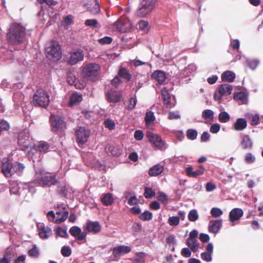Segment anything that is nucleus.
I'll list each match as a JSON object with an SVG mask.
<instances>
[{
	"instance_id": "f257e3e1",
	"label": "nucleus",
	"mask_w": 263,
	"mask_h": 263,
	"mask_svg": "<svg viewBox=\"0 0 263 263\" xmlns=\"http://www.w3.org/2000/svg\"><path fill=\"white\" fill-rule=\"evenodd\" d=\"M34 181L43 187H50L59 183L55 174L46 172L41 168L35 170Z\"/></svg>"
},
{
	"instance_id": "f03ea898",
	"label": "nucleus",
	"mask_w": 263,
	"mask_h": 263,
	"mask_svg": "<svg viewBox=\"0 0 263 263\" xmlns=\"http://www.w3.org/2000/svg\"><path fill=\"white\" fill-rule=\"evenodd\" d=\"M25 36V29L18 23L12 24L7 34L8 42L14 45L22 43Z\"/></svg>"
},
{
	"instance_id": "7ed1b4c3",
	"label": "nucleus",
	"mask_w": 263,
	"mask_h": 263,
	"mask_svg": "<svg viewBox=\"0 0 263 263\" xmlns=\"http://www.w3.org/2000/svg\"><path fill=\"white\" fill-rule=\"evenodd\" d=\"M82 75L87 81L95 82L99 80L101 72V66L96 63L84 64L82 67Z\"/></svg>"
},
{
	"instance_id": "20e7f679",
	"label": "nucleus",
	"mask_w": 263,
	"mask_h": 263,
	"mask_svg": "<svg viewBox=\"0 0 263 263\" xmlns=\"http://www.w3.org/2000/svg\"><path fill=\"white\" fill-rule=\"evenodd\" d=\"M49 102V95L43 89H37L33 95L32 103L36 106L46 108L48 106Z\"/></svg>"
},
{
	"instance_id": "39448f33",
	"label": "nucleus",
	"mask_w": 263,
	"mask_h": 263,
	"mask_svg": "<svg viewBox=\"0 0 263 263\" xmlns=\"http://www.w3.org/2000/svg\"><path fill=\"white\" fill-rule=\"evenodd\" d=\"M47 57L52 58L53 60H59L62 58V51L59 43L52 40L46 46L45 48Z\"/></svg>"
},
{
	"instance_id": "423d86ee",
	"label": "nucleus",
	"mask_w": 263,
	"mask_h": 263,
	"mask_svg": "<svg viewBox=\"0 0 263 263\" xmlns=\"http://www.w3.org/2000/svg\"><path fill=\"white\" fill-rule=\"evenodd\" d=\"M51 129L57 133H61L66 128V123L63 118L58 115H51L49 118Z\"/></svg>"
},
{
	"instance_id": "0eeeda50",
	"label": "nucleus",
	"mask_w": 263,
	"mask_h": 263,
	"mask_svg": "<svg viewBox=\"0 0 263 263\" xmlns=\"http://www.w3.org/2000/svg\"><path fill=\"white\" fill-rule=\"evenodd\" d=\"M155 4V0H141L137 15L140 17L146 16L153 10Z\"/></svg>"
},
{
	"instance_id": "6e6552de",
	"label": "nucleus",
	"mask_w": 263,
	"mask_h": 263,
	"mask_svg": "<svg viewBox=\"0 0 263 263\" xmlns=\"http://www.w3.org/2000/svg\"><path fill=\"white\" fill-rule=\"evenodd\" d=\"M81 153L82 159L87 165L94 164L99 170H104L105 168L106 165L104 163H101L98 160L96 161V158L92 153L81 151Z\"/></svg>"
},
{
	"instance_id": "1a4fd4ad",
	"label": "nucleus",
	"mask_w": 263,
	"mask_h": 263,
	"mask_svg": "<svg viewBox=\"0 0 263 263\" xmlns=\"http://www.w3.org/2000/svg\"><path fill=\"white\" fill-rule=\"evenodd\" d=\"M232 91V86L229 84L220 85L218 89L215 92L214 98L216 101H221L222 96H229Z\"/></svg>"
},
{
	"instance_id": "9d476101",
	"label": "nucleus",
	"mask_w": 263,
	"mask_h": 263,
	"mask_svg": "<svg viewBox=\"0 0 263 263\" xmlns=\"http://www.w3.org/2000/svg\"><path fill=\"white\" fill-rule=\"evenodd\" d=\"M11 159L12 158L10 156L8 158H3L2 160L1 172L7 178L12 175V169H11L12 161Z\"/></svg>"
},
{
	"instance_id": "9b49d317",
	"label": "nucleus",
	"mask_w": 263,
	"mask_h": 263,
	"mask_svg": "<svg viewBox=\"0 0 263 263\" xmlns=\"http://www.w3.org/2000/svg\"><path fill=\"white\" fill-rule=\"evenodd\" d=\"M146 137L148 140L153 143L157 148H162L165 146V143L161 137L158 135L155 134L151 132L146 133Z\"/></svg>"
},
{
	"instance_id": "f8f14e48",
	"label": "nucleus",
	"mask_w": 263,
	"mask_h": 263,
	"mask_svg": "<svg viewBox=\"0 0 263 263\" xmlns=\"http://www.w3.org/2000/svg\"><path fill=\"white\" fill-rule=\"evenodd\" d=\"M76 135L77 142L79 144H84L88 140L89 136V132L83 127H79L76 130Z\"/></svg>"
},
{
	"instance_id": "ddd939ff",
	"label": "nucleus",
	"mask_w": 263,
	"mask_h": 263,
	"mask_svg": "<svg viewBox=\"0 0 263 263\" xmlns=\"http://www.w3.org/2000/svg\"><path fill=\"white\" fill-rule=\"evenodd\" d=\"M84 52L81 50H78L70 53V57L67 60V62L71 65H74L79 61L83 60Z\"/></svg>"
},
{
	"instance_id": "4468645a",
	"label": "nucleus",
	"mask_w": 263,
	"mask_h": 263,
	"mask_svg": "<svg viewBox=\"0 0 263 263\" xmlns=\"http://www.w3.org/2000/svg\"><path fill=\"white\" fill-rule=\"evenodd\" d=\"M29 134L28 132H22L19 134L18 137V144L24 148H35L28 144Z\"/></svg>"
},
{
	"instance_id": "2eb2a0df",
	"label": "nucleus",
	"mask_w": 263,
	"mask_h": 263,
	"mask_svg": "<svg viewBox=\"0 0 263 263\" xmlns=\"http://www.w3.org/2000/svg\"><path fill=\"white\" fill-rule=\"evenodd\" d=\"M10 193L11 194L24 196L23 185L21 184L20 185L16 181H12L10 183Z\"/></svg>"
},
{
	"instance_id": "dca6fc26",
	"label": "nucleus",
	"mask_w": 263,
	"mask_h": 263,
	"mask_svg": "<svg viewBox=\"0 0 263 263\" xmlns=\"http://www.w3.org/2000/svg\"><path fill=\"white\" fill-rule=\"evenodd\" d=\"M206 251L201 253V259L206 262H210L212 260V254L213 253V245L212 242L208 243L205 247Z\"/></svg>"
},
{
	"instance_id": "f3484780",
	"label": "nucleus",
	"mask_w": 263,
	"mask_h": 263,
	"mask_svg": "<svg viewBox=\"0 0 263 263\" xmlns=\"http://www.w3.org/2000/svg\"><path fill=\"white\" fill-rule=\"evenodd\" d=\"M85 229L87 230L89 232L97 234L100 232L101 227L99 222L97 221H92L87 220L85 227Z\"/></svg>"
},
{
	"instance_id": "a211bd4d",
	"label": "nucleus",
	"mask_w": 263,
	"mask_h": 263,
	"mask_svg": "<svg viewBox=\"0 0 263 263\" xmlns=\"http://www.w3.org/2000/svg\"><path fill=\"white\" fill-rule=\"evenodd\" d=\"M69 233L76 237L77 240H83L86 237V234L82 232L81 229L78 226H73L69 229Z\"/></svg>"
},
{
	"instance_id": "6ab92c4d",
	"label": "nucleus",
	"mask_w": 263,
	"mask_h": 263,
	"mask_svg": "<svg viewBox=\"0 0 263 263\" xmlns=\"http://www.w3.org/2000/svg\"><path fill=\"white\" fill-rule=\"evenodd\" d=\"M131 248L127 246L121 245L113 249L112 254L117 258L121 255L128 253L131 251Z\"/></svg>"
},
{
	"instance_id": "aec40b11",
	"label": "nucleus",
	"mask_w": 263,
	"mask_h": 263,
	"mask_svg": "<svg viewBox=\"0 0 263 263\" xmlns=\"http://www.w3.org/2000/svg\"><path fill=\"white\" fill-rule=\"evenodd\" d=\"M205 169L203 165H200L196 171H193L191 166L186 168V174L187 176L196 178L203 174Z\"/></svg>"
},
{
	"instance_id": "412c9836",
	"label": "nucleus",
	"mask_w": 263,
	"mask_h": 263,
	"mask_svg": "<svg viewBox=\"0 0 263 263\" xmlns=\"http://www.w3.org/2000/svg\"><path fill=\"white\" fill-rule=\"evenodd\" d=\"M243 214V212L241 209L234 208L232 209L229 213V220L234 223L235 221L239 220Z\"/></svg>"
},
{
	"instance_id": "4be33fe9",
	"label": "nucleus",
	"mask_w": 263,
	"mask_h": 263,
	"mask_svg": "<svg viewBox=\"0 0 263 263\" xmlns=\"http://www.w3.org/2000/svg\"><path fill=\"white\" fill-rule=\"evenodd\" d=\"M121 98V94L115 90H110L106 93V99L109 102L118 103Z\"/></svg>"
},
{
	"instance_id": "5701e85b",
	"label": "nucleus",
	"mask_w": 263,
	"mask_h": 263,
	"mask_svg": "<svg viewBox=\"0 0 263 263\" xmlns=\"http://www.w3.org/2000/svg\"><path fill=\"white\" fill-rule=\"evenodd\" d=\"M152 78L158 82L159 85L164 84L166 79V74L161 70H156L152 74Z\"/></svg>"
},
{
	"instance_id": "b1692460",
	"label": "nucleus",
	"mask_w": 263,
	"mask_h": 263,
	"mask_svg": "<svg viewBox=\"0 0 263 263\" xmlns=\"http://www.w3.org/2000/svg\"><path fill=\"white\" fill-rule=\"evenodd\" d=\"M117 75L120 79H122L126 82L130 81L132 77L129 71L126 68L123 67H120Z\"/></svg>"
},
{
	"instance_id": "393cba45",
	"label": "nucleus",
	"mask_w": 263,
	"mask_h": 263,
	"mask_svg": "<svg viewBox=\"0 0 263 263\" xmlns=\"http://www.w3.org/2000/svg\"><path fill=\"white\" fill-rule=\"evenodd\" d=\"M222 227V220H215L213 223L209 226V231L214 234H217L219 232Z\"/></svg>"
},
{
	"instance_id": "a878e982",
	"label": "nucleus",
	"mask_w": 263,
	"mask_h": 263,
	"mask_svg": "<svg viewBox=\"0 0 263 263\" xmlns=\"http://www.w3.org/2000/svg\"><path fill=\"white\" fill-rule=\"evenodd\" d=\"M82 101V95L80 93H78L77 92H74L71 94L69 98L68 106L69 107L72 106L73 105L79 103Z\"/></svg>"
},
{
	"instance_id": "bb28decb",
	"label": "nucleus",
	"mask_w": 263,
	"mask_h": 263,
	"mask_svg": "<svg viewBox=\"0 0 263 263\" xmlns=\"http://www.w3.org/2000/svg\"><path fill=\"white\" fill-rule=\"evenodd\" d=\"M247 122L245 119L238 118L234 124V128L237 131L242 130L246 128Z\"/></svg>"
},
{
	"instance_id": "cd10ccee",
	"label": "nucleus",
	"mask_w": 263,
	"mask_h": 263,
	"mask_svg": "<svg viewBox=\"0 0 263 263\" xmlns=\"http://www.w3.org/2000/svg\"><path fill=\"white\" fill-rule=\"evenodd\" d=\"M163 166L160 164H156L151 167L148 171V174L151 176H157L161 174L163 171Z\"/></svg>"
},
{
	"instance_id": "c85d7f7f",
	"label": "nucleus",
	"mask_w": 263,
	"mask_h": 263,
	"mask_svg": "<svg viewBox=\"0 0 263 263\" xmlns=\"http://www.w3.org/2000/svg\"><path fill=\"white\" fill-rule=\"evenodd\" d=\"M25 168V165L17 161L12 162L11 169H12V174L15 173L18 175H21Z\"/></svg>"
},
{
	"instance_id": "c756f323",
	"label": "nucleus",
	"mask_w": 263,
	"mask_h": 263,
	"mask_svg": "<svg viewBox=\"0 0 263 263\" xmlns=\"http://www.w3.org/2000/svg\"><path fill=\"white\" fill-rule=\"evenodd\" d=\"M186 245L193 252H196L199 247V243L197 239L187 238L186 240Z\"/></svg>"
},
{
	"instance_id": "7c9ffc66",
	"label": "nucleus",
	"mask_w": 263,
	"mask_h": 263,
	"mask_svg": "<svg viewBox=\"0 0 263 263\" xmlns=\"http://www.w3.org/2000/svg\"><path fill=\"white\" fill-rule=\"evenodd\" d=\"M235 79V74L231 71H226L221 75V79L223 81L232 82Z\"/></svg>"
},
{
	"instance_id": "2f4dec72",
	"label": "nucleus",
	"mask_w": 263,
	"mask_h": 263,
	"mask_svg": "<svg viewBox=\"0 0 263 263\" xmlns=\"http://www.w3.org/2000/svg\"><path fill=\"white\" fill-rule=\"evenodd\" d=\"M234 99L236 101H240L241 104H247L248 103V95L243 91L235 93Z\"/></svg>"
},
{
	"instance_id": "473e14b6",
	"label": "nucleus",
	"mask_w": 263,
	"mask_h": 263,
	"mask_svg": "<svg viewBox=\"0 0 263 263\" xmlns=\"http://www.w3.org/2000/svg\"><path fill=\"white\" fill-rule=\"evenodd\" d=\"M161 96L164 104L166 105L168 107H171V97L168 92V90L165 88H164L161 90Z\"/></svg>"
},
{
	"instance_id": "72a5a7b5",
	"label": "nucleus",
	"mask_w": 263,
	"mask_h": 263,
	"mask_svg": "<svg viewBox=\"0 0 263 263\" xmlns=\"http://www.w3.org/2000/svg\"><path fill=\"white\" fill-rule=\"evenodd\" d=\"M241 145L243 148H251L253 146V141L248 135L242 136Z\"/></svg>"
},
{
	"instance_id": "f704fd0d",
	"label": "nucleus",
	"mask_w": 263,
	"mask_h": 263,
	"mask_svg": "<svg viewBox=\"0 0 263 263\" xmlns=\"http://www.w3.org/2000/svg\"><path fill=\"white\" fill-rule=\"evenodd\" d=\"M101 201L103 204L105 206L111 205L114 202L112 194L109 193L104 194L102 197Z\"/></svg>"
},
{
	"instance_id": "c9c22d12",
	"label": "nucleus",
	"mask_w": 263,
	"mask_h": 263,
	"mask_svg": "<svg viewBox=\"0 0 263 263\" xmlns=\"http://www.w3.org/2000/svg\"><path fill=\"white\" fill-rule=\"evenodd\" d=\"M35 192V189L34 186L26 184L23 185L24 198H26L28 193H30L31 196Z\"/></svg>"
},
{
	"instance_id": "e433bc0d",
	"label": "nucleus",
	"mask_w": 263,
	"mask_h": 263,
	"mask_svg": "<svg viewBox=\"0 0 263 263\" xmlns=\"http://www.w3.org/2000/svg\"><path fill=\"white\" fill-rule=\"evenodd\" d=\"M155 119L156 118L153 111H148L146 112L145 117L144 118L146 125L147 126L149 125L152 122L154 121Z\"/></svg>"
},
{
	"instance_id": "4c0bfd02",
	"label": "nucleus",
	"mask_w": 263,
	"mask_h": 263,
	"mask_svg": "<svg viewBox=\"0 0 263 263\" xmlns=\"http://www.w3.org/2000/svg\"><path fill=\"white\" fill-rule=\"evenodd\" d=\"M55 233L57 235L62 238H68L69 237V235L67 232V229H63L60 226L57 227L55 230Z\"/></svg>"
},
{
	"instance_id": "58836bf2",
	"label": "nucleus",
	"mask_w": 263,
	"mask_h": 263,
	"mask_svg": "<svg viewBox=\"0 0 263 263\" xmlns=\"http://www.w3.org/2000/svg\"><path fill=\"white\" fill-rule=\"evenodd\" d=\"M188 219L190 221L195 222L199 218V215L196 209L191 210L188 214Z\"/></svg>"
},
{
	"instance_id": "ea45409f",
	"label": "nucleus",
	"mask_w": 263,
	"mask_h": 263,
	"mask_svg": "<svg viewBox=\"0 0 263 263\" xmlns=\"http://www.w3.org/2000/svg\"><path fill=\"white\" fill-rule=\"evenodd\" d=\"M51 233L52 230L51 228L48 227H46L45 229H43V230L39 231V234L41 238L47 239L49 237Z\"/></svg>"
},
{
	"instance_id": "a19ab883",
	"label": "nucleus",
	"mask_w": 263,
	"mask_h": 263,
	"mask_svg": "<svg viewBox=\"0 0 263 263\" xmlns=\"http://www.w3.org/2000/svg\"><path fill=\"white\" fill-rule=\"evenodd\" d=\"M153 214L152 212L146 210L143 213H141L139 218L142 221H148L152 219Z\"/></svg>"
},
{
	"instance_id": "79ce46f5",
	"label": "nucleus",
	"mask_w": 263,
	"mask_h": 263,
	"mask_svg": "<svg viewBox=\"0 0 263 263\" xmlns=\"http://www.w3.org/2000/svg\"><path fill=\"white\" fill-rule=\"evenodd\" d=\"M218 119L220 122L226 123L230 119V116L227 112H221L218 115Z\"/></svg>"
},
{
	"instance_id": "37998d69",
	"label": "nucleus",
	"mask_w": 263,
	"mask_h": 263,
	"mask_svg": "<svg viewBox=\"0 0 263 263\" xmlns=\"http://www.w3.org/2000/svg\"><path fill=\"white\" fill-rule=\"evenodd\" d=\"M198 132L196 129H189L186 131V137L188 139L194 140L197 138Z\"/></svg>"
},
{
	"instance_id": "c03bdc74",
	"label": "nucleus",
	"mask_w": 263,
	"mask_h": 263,
	"mask_svg": "<svg viewBox=\"0 0 263 263\" xmlns=\"http://www.w3.org/2000/svg\"><path fill=\"white\" fill-rule=\"evenodd\" d=\"M137 102V100L136 96L130 98L126 108L129 110H133L135 108Z\"/></svg>"
},
{
	"instance_id": "a18cd8bd",
	"label": "nucleus",
	"mask_w": 263,
	"mask_h": 263,
	"mask_svg": "<svg viewBox=\"0 0 263 263\" xmlns=\"http://www.w3.org/2000/svg\"><path fill=\"white\" fill-rule=\"evenodd\" d=\"M202 117L205 120L213 119L214 118V112L211 109H205L202 113Z\"/></svg>"
},
{
	"instance_id": "49530a36",
	"label": "nucleus",
	"mask_w": 263,
	"mask_h": 263,
	"mask_svg": "<svg viewBox=\"0 0 263 263\" xmlns=\"http://www.w3.org/2000/svg\"><path fill=\"white\" fill-rule=\"evenodd\" d=\"M155 192L151 187L144 188V196L146 199L151 198L155 195Z\"/></svg>"
},
{
	"instance_id": "de8ad7c7",
	"label": "nucleus",
	"mask_w": 263,
	"mask_h": 263,
	"mask_svg": "<svg viewBox=\"0 0 263 263\" xmlns=\"http://www.w3.org/2000/svg\"><path fill=\"white\" fill-rule=\"evenodd\" d=\"M85 25L87 26L92 27L93 28H99L100 25L96 19H88L85 22Z\"/></svg>"
},
{
	"instance_id": "09e8293b",
	"label": "nucleus",
	"mask_w": 263,
	"mask_h": 263,
	"mask_svg": "<svg viewBox=\"0 0 263 263\" xmlns=\"http://www.w3.org/2000/svg\"><path fill=\"white\" fill-rule=\"evenodd\" d=\"M10 128L9 123L5 120L0 119V135L3 131H8Z\"/></svg>"
},
{
	"instance_id": "8fccbe9b",
	"label": "nucleus",
	"mask_w": 263,
	"mask_h": 263,
	"mask_svg": "<svg viewBox=\"0 0 263 263\" xmlns=\"http://www.w3.org/2000/svg\"><path fill=\"white\" fill-rule=\"evenodd\" d=\"M61 253L64 257H69L71 254V249L69 246H63L61 248Z\"/></svg>"
},
{
	"instance_id": "3c124183",
	"label": "nucleus",
	"mask_w": 263,
	"mask_h": 263,
	"mask_svg": "<svg viewBox=\"0 0 263 263\" xmlns=\"http://www.w3.org/2000/svg\"><path fill=\"white\" fill-rule=\"evenodd\" d=\"M210 213L212 216L215 218L219 217L223 214L222 211L218 208H212Z\"/></svg>"
},
{
	"instance_id": "603ef678",
	"label": "nucleus",
	"mask_w": 263,
	"mask_h": 263,
	"mask_svg": "<svg viewBox=\"0 0 263 263\" xmlns=\"http://www.w3.org/2000/svg\"><path fill=\"white\" fill-rule=\"evenodd\" d=\"M180 222L179 216H171L168 219V223L171 226H176Z\"/></svg>"
},
{
	"instance_id": "864d4df0",
	"label": "nucleus",
	"mask_w": 263,
	"mask_h": 263,
	"mask_svg": "<svg viewBox=\"0 0 263 263\" xmlns=\"http://www.w3.org/2000/svg\"><path fill=\"white\" fill-rule=\"evenodd\" d=\"M105 127L108 128L110 130L114 129L115 128V123L113 120L110 119H107L104 122Z\"/></svg>"
},
{
	"instance_id": "5fc2aeb1",
	"label": "nucleus",
	"mask_w": 263,
	"mask_h": 263,
	"mask_svg": "<svg viewBox=\"0 0 263 263\" xmlns=\"http://www.w3.org/2000/svg\"><path fill=\"white\" fill-rule=\"evenodd\" d=\"M109 156H118L121 154V149H104Z\"/></svg>"
},
{
	"instance_id": "6e6d98bb",
	"label": "nucleus",
	"mask_w": 263,
	"mask_h": 263,
	"mask_svg": "<svg viewBox=\"0 0 263 263\" xmlns=\"http://www.w3.org/2000/svg\"><path fill=\"white\" fill-rule=\"evenodd\" d=\"M249 118L251 119L250 124L251 125L254 126L258 125L259 123V116L258 114L251 115Z\"/></svg>"
},
{
	"instance_id": "4d7b16f0",
	"label": "nucleus",
	"mask_w": 263,
	"mask_h": 263,
	"mask_svg": "<svg viewBox=\"0 0 263 263\" xmlns=\"http://www.w3.org/2000/svg\"><path fill=\"white\" fill-rule=\"evenodd\" d=\"M28 254L30 256L37 257L39 255V251L36 246H34L32 248L28 251Z\"/></svg>"
},
{
	"instance_id": "13d9d810",
	"label": "nucleus",
	"mask_w": 263,
	"mask_h": 263,
	"mask_svg": "<svg viewBox=\"0 0 263 263\" xmlns=\"http://www.w3.org/2000/svg\"><path fill=\"white\" fill-rule=\"evenodd\" d=\"M112 41V39L109 36H105L98 40V42L101 45L109 44Z\"/></svg>"
},
{
	"instance_id": "bf43d9fd",
	"label": "nucleus",
	"mask_w": 263,
	"mask_h": 263,
	"mask_svg": "<svg viewBox=\"0 0 263 263\" xmlns=\"http://www.w3.org/2000/svg\"><path fill=\"white\" fill-rule=\"evenodd\" d=\"M255 160V157L251 153H247L245 156V161L249 164L253 163Z\"/></svg>"
},
{
	"instance_id": "052dcab7",
	"label": "nucleus",
	"mask_w": 263,
	"mask_h": 263,
	"mask_svg": "<svg viewBox=\"0 0 263 263\" xmlns=\"http://www.w3.org/2000/svg\"><path fill=\"white\" fill-rule=\"evenodd\" d=\"M192 251L190 248H184L182 249L181 252V254L184 257H190L191 256Z\"/></svg>"
},
{
	"instance_id": "680f3d73",
	"label": "nucleus",
	"mask_w": 263,
	"mask_h": 263,
	"mask_svg": "<svg viewBox=\"0 0 263 263\" xmlns=\"http://www.w3.org/2000/svg\"><path fill=\"white\" fill-rule=\"evenodd\" d=\"M89 11L92 14H98L100 11V8L99 4L97 2H96L93 6L92 7L90 8Z\"/></svg>"
},
{
	"instance_id": "e2e57ef3",
	"label": "nucleus",
	"mask_w": 263,
	"mask_h": 263,
	"mask_svg": "<svg viewBox=\"0 0 263 263\" xmlns=\"http://www.w3.org/2000/svg\"><path fill=\"white\" fill-rule=\"evenodd\" d=\"M49 152L48 149H30V151L29 152V154L34 155V154H41V153H47Z\"/></svg>"
},
{
	"instance_id": "0e129e2a",
	"label": "nucleus",
	"mask_w": 263,
	"mask_h": 263,
	"mask_svg": "<svg viewBox=\"0 0 263 263\" xmlns=\"http://www.w3.org/2000/svg\"><path fill=\"white\" fill-rule=\"evenodd\" d=\"M220 128V125L217 123H215L211 125L210 128V131L213 134H216L219 131Z\"/></svg>"
},
{
	"instance_id": "69168bd1",
	"label": "nucleus",
	"mask_w": 263,
	"mask_h": 263,
	"mask_svg": "<svg viewBox=\"0 0 263 263\" xmlns=\"http://www.w3.org/2000/svg\"><path fill=\"white\" fill-rule=\"evenodd\" d=\"M199 238L202 242L205 243L209 241L210 236L207 234L201 233L199 235Z\"/></svg>"
},
{
	"instance_id": "338daca9",
	"label": "nucleus",
	"mask_w": 263,
	"mask_h": 263,
	"mask_svg": "<svg viewBox=\"0 0 263 263\" xmlns=\"http://www.w3.org/2000/svg\"><path fill=\"white\" fill-rule=\"evenodd\" d=\"M210 138V135L208 132H204L201 136L200 141L205 142L208 141Z\"/></svg>"
},
{
	"instance_id": "774afa93",
	"label": "nucleus",
	"mask_w": 263,
	"mask_h": 263,
	"mask_svg": "<svg viewBox=\"0 0 263 263\" xmlns=\"http://www.w3.org/2000/svg\"><path fill=\"white\" fill-rule=\"evenodd\" d=\"M58 192L60 195L63 196H66L67 195V191L65 186H58Z\"/></svg>"
}]
</instances>
